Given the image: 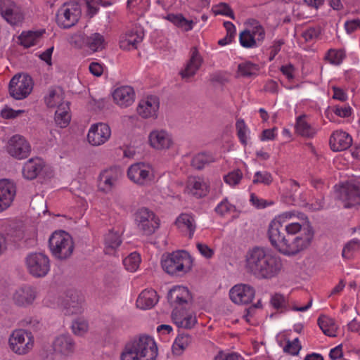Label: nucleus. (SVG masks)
I'll list each match as a JSON object with an SVG mask.
<instances>
[{
  "label": "nucleus",
  "mask_w": 360,
  "mask_h": 360,
  "mask_svg": "<svg viewBox=\"0 0 360 360\" xmlns=\"http://www.w3.org/2000/svg\"><path fill=\"white\" fill-rule=\"evenodd\" d=\"M255 295L253 287L248 284H238L234 285L229 292L231 300L238 304H248L250 303Z\"/></svg>",
  "instance_id": "nucleus-12"
},
{
  "label": "nucleus",
  "mask_w": 360,
  "mask_h": 360,
  "mask_svg": "<svg viewBox=\"0 0 360 360\" xmlns=\"http://www.w3.org/2000/svg\"><path fill=\"white\" fill-rule=\"evenodd\" d=\"M122 243L117 233L109 231L105 236V249L106 254H111Z\"/></svg>",
  "instance_id": "nucleus-32"
},
{
  "label": "nucleus",
  "mask_w": 360,
  "mask_h": 360,
  "mask_svg": "<svg viewBox=\"0 0 360 360\" xmlns=\"http://www.w3.org/2000/svg\"><path fill=\"white\" fill-rule=\"evenodd\" d=\"M186 191L197 198H200L207 195V186L200 179L192 177L188 180Z\"/></svg>",
  "instance_id": "nucleus-28"
},
{
  "label": "nucleus",
  "mask_w": 360,
  "mask_h": 360,
  "mask_svg": "<svg viewBox=\"0 0 360 360\" xmlns=\"http://www.w3.org/2000/svg\"><path fill=\"white\" fill-rule=\"evenodd\" d=\"M44 163L41 159L31 158L23 166L22 175L29 180L34 179L42 171Z\"/></svg>",
  "instance_id": "nucleus-25"
},
{
  "label": "nucleus",
  "mask_w": 360,
  "mask_h": 360,
  "mask_svg": "<svg viewBox=\"0 0 360 360\" xmlns=\"http://www.w3.org/2000/svg\"><path fill=\"white\" fill-rule=\"evenodd\" d=\"M127 176L134 183L143 185L150 180V171L146 169L144 163L139 162L132 165L128 169Z\"/></svg>",
  "instance_id": "nucleus-19"
},
{
  "label": "nucleus",
  "mask_w": 360,
  "mask_h": 360,
  "mask_svg": "<svg viewBox=\"0 0 360 360\" xmlns=\"http://www.w3.org/2000/svg\"><path fill=\"white\" fill-rule=\"evenodd\" d=\"M333 112L336 115L340 117H348L352 114V108L349 106H335Z\"/></svg>",
  "instance_id": "nucleus-60"
},
{
  "label": "nucleus",
  "mask_w": 360,
  "mask_h": 360,
  "mask_svg": "<svg viewBox=\"0 0 360 360\" xmlns=\"http://www.w3.org/2000/svg\"><path fill=\"white\" fill-rule=\"evenodd\" d=\"M83 297L76 290H68L63 301V312L65 315L81 314Z\"/></svg>",
  "instance_id": "nucleus-14"
},
{
  "label": "nucleus",
  "mask_w": 360,
  "mask_h": 360,
  "mask_svg": "<svg viewBox=\"0 0 360 360\" xmlns=\"http://www.w3.org/2000/svg\"><path fill=\"white\" fill-rule=\"evenodd\" d=\"M159 108V101L155 96L148 98L147 101L139 103L137 110L143 118L157 117V111Z\"/></svg>",
  "instance_id": "nucleus-24"
},
{
  "label": "nucleus",
  "mask_w": 360,
  "mask_h": 360,
  "mask_svg": "<svg viewBox=\"0 0 360 360\" xmlns=\"http://www.w3.org/2000/svg\"><path fill=\"white\" fill-rule=\"evenodd\" d=\"M320 34V31L314 27H310L302 33V37L307 41L317 38Z\"/></svg>",
  "instance_id": "nucleus-61"
},
{
  "label": "nucleus",
  "mask_w": 360,
  "mask_h": 360,
  "mask_svg": "<svg viewBox=\"0 0 360 360\" xmlns=\"http://www.w3.org/2000/svg\"><path fill=\"white\" fill-rule=\"evenodd\" d=\"M15 6L17 5L11 0H0V13L3 17L8 15V13L12 12Z\"/></svg>",
  "instance_id": "nucleus-52"
},
{
  "label": "nucleus",
  "mask_w": 360,
  "mask_h": 360,
  "mask_svg": "<svg viewBox=\"0 0 360 360\" xmlns=\"http://www.w3.org/2000/svg\"><path fill=\"white\" fill-rule=\"evenodd\" d=\"M238 355L236 353L224 354L222 352H219L215 360H238Z\"/></svg>",
  "instance_id": "nucleus-64"
},
{
  "label": "nucleus",
  "mask_w": 360,
  "mask_h": 360,
  "mask_svg": "<svg viewBox=\"0 0 360 360\" xmlns=\"http://www.w3.org/2000/svg\"><path fill=\"white\" fill-rule=\"evenodd\" d=\"M305 115H300L297 118L296 122V131L302 136L311 137L315 134V131L304 120Z\"/></svg>",
  "instance_id": "nucleus-35"
},
{
  "label": "nucleus",
  "mask_w": 360,
  "mask_h": 360,
  "mask_svg": "<svg viewBox=\"0 0 360 360\" xmlns=\"http://www.w3.org/2000/svg\"><path fill=\"white\" fill-rule=\"evenodd\" d=\"M332 89L333 91V98L339 100L340 101H346L347 100V94L341 89L336 86H332Z\"/></svg>",
  "instance_id": "nucleus-59"
},
{
  "label": "nucleus",
  "mask_w": 360,
  "mask_h": 360,
  "mask_svg": "<svg viewBox=\"0 0 360 360\" xmlns=\"http://www.w3.org/2000/svg\"><path fill=\"white\" fill-rule=\"evenodd\" d=\"M30 334L22 329L13 331L8 340L11 349L18 354L28 352L33 345Z\"/></svg>",
  "instance_id": "nucleus-11"
},
{
  "label": "nucleus",
  "mask_w": 360,
  "mask_h": 360,
  "mask_svg": "<svg viewBox=\"0 0 360 360\" xmlns=\"http://www.w3.org/2000/svg\"><path fill=\"white\" fill-rule=\"evenodd\" d=\"M202 63V58L199 54L197 47L191 49V56L185 68L179 72L183 79L190 78L195 75Z\"/></svg>",
  "instance_id": "nucleus-21"
},
{
  "label": "nucleus",
  "mask_w": 360,
  "mask_h": 360,
  "mask_svg": "<svg viewBox=\"0 0 360 360\" xmlns=\"http://www.w3.org/2000/svg\"><path fill=\"white\" fill-rule=\"evenodd\" d=\"M53 348L56 352L68 356L74 352L75 342L70 335H60L54 340Z\"/></svg>",
  "instance_id": "nucleus-22"
},
{
  "label": "nucleus",
  "mask_w": 360,
  "mask_h": 360,
  "mask_svg": "<svg viewBox=\"0 0 360 360\" xmlns=\"http://www.w3.org/2000/svg\"><path fill=\"white\" fill-rule=\"evenodd\" d=\"M343 57L344 53L342 51H336L333 49H330L328 51L325 58L331 64L339 65L342 63Z\"/></svg>",
  "instance_id": "nucleus-49"
},
{
  "label": "nucleus",
  "mask_w": 360,
  "mask_h": 360,
  "mask_svg": "<svg viewBox=\"0 0 360 360\" xmlns=\"http://www.w3.org/2000/svg\"><path fill=\"white\" fill-rule=\"evenodd\" d=\"M28 271L36 278L44 277L50 270L49 257L41 252H32L26 257Z\"/></svg>",
  "instance_id": "nucleus-8"
},
{
  "label": "nucleus",
  "mask_w": 360,
  "mask_h": 360,
  "mask_svg": "<svg viewBox=\"0 0 360 360\" xmlns=\"http://www.w3.org/2000/svg\"><path fill=\"white\" fill-rule=\"evenodd\" d=\"M196 246L200 254L205 258L210 259L213 256L214 250L206 244L198 243Z\"/></svg>",
  "instance_id": "nucleus-57"
},
{
  "label": "nucleus",
  "mask_w": 360,
  "mask_h": 360,
  "mask_svg": "<svg viewBox=\"0 0 360 360\" xmlns=\"http://www.w3.org/2000/svg\"><path fill=\"white\" fill-rule=\"evenodd\" d=\"M113 170L108 169L103 171L98 178V187L101 191L108 193L112 188L117 178L112 174Z\"/></svg>",
  "instance_id": "nucleus-30"
},
{
  "label": "nucleus",
  "mask_w": 360,
  "mask_h": 360,
  "mask_svg": "<svg viewBox=\"0 0 360 360\" xmlns=\"http://www.w3.org/2000/svg\"><path fill=\"white\" fill-rule=\"evenodd\" d=\"M285 302V297L280 293L274 294L271 298V304L276 309L284 307Z\"/></svg>",
  "instance_id": "nucleus-53"
},
{
  "label": "nucleus",
  "mask_w": 360,
  "mask_h": 360,
  "mask_svg": "<svg viewBox=\"0 0 360 360\" xmlns=\"http://www.w3.org/2000/svg\"><path fill=\"white\" fill-rule=\"evenodd\" d=\"M193 297L188 289L184 286H174L167 294V300L171 306L174 304L183 305L191 302Z\"/></svg>",
  "instance_id": "nucleus-16"
},
{
  "label": "nucleus",
  "mask_w": 360,
  "mask_h": 360,
  "mask_svg": "<svg viewBox=\"0 0 360 360\" xmlns=\"http://www.w3.org/2000/svg\"><path fill=\"white\" fill-rule=\"evenodd\" d=\"M150 146L156 149H167L172 145V139L165 131H154L149 135Z\"/></svg>",
  "instance_id": "nucleus-23"
},
{
  "label": "nucleus",
  "mask_w": 360,
  "mask_h": 360,
  "mask_svg": "<svg viewBox=\"0 0 360 360\" xmlns=\"http://www.w3.org/2000/svg\"><path fill=\"white\" fill-rule=\"evenodd\" d=\"M273 181V177L271 173L264 171V172H257L255 174L254 179L252 180V183L254 184H263L264 185L269 186Z\"/></svg>",
  "instance_id": "nucleus-46"
},
{
  "label": "nucleus",
  "mask_w": 360,
  "mask_h": 360,
  "mask_svg": "<svg viewBox=\"0 0 360 360\" xmlns=\"http://www.w3.org/2000/svg\"><path fill=\"white\" fill-rule=\"evenodd\" d=\"M44 30L37 32L29 31L27 33L22 32L19 37L20 44L24 47L29 48L37 44L38 39L44 33Z\"/></svg>",
  "instance_id": "nucleus-33"
},
{
  "label": "nucleus",
  "mask_w": 360,
  "mask_h": 360,
  "mask_svg": "<svg viewBox=\"0 0 360 360\" xmlns=\"http://www.w3.org/2000/svg\"><path fill=\"white\" fill-rule=\"evenodd\" d=\"M24 112L22 110H14L12 108H5L1 112V115L5 119H13Z\"/></svg>",
  "instance_id": "nucleus-55"
},
{
  "label": "nucleus",
  "mask_w": 360,
  "mask_h": 360,
  "mask_svg": "<svg viewBox=\"0 0 360 360\" xmlns=\"http://www.w3.org/2000/svg\"><path fill=\"white\" fill-rule=\"evenodd\" d=\"M158 346L150 336L142 335L125 345L121 360H155Z\"/></svg>",
  "instance_id": "nucleus-3"
},
{
  "label": "nucleus",
  "mask_w": 360,
  "mask_h": 360,
  "mask_svg": "<svg viewBox=\"0 0 360 360\" xmlns=\"http://www.w3.org/2000/svg\"><path fill=\"white\" fill-rule=\"evenodd\" d=\"M247 271L258 279H271L277 276L283 268L280 257L261 247H254L245 257Z\"/></svg>",
  "instance_id": "nucleus-2"
},
{
  "label": "nucleus",
  "mask_w": 360,
  "mask_h": 360,
  "mask_svg": "<svg viewBox=\"0 0 360 360\" xmlns=\"http://www.w3.org/2000/svg\"><path fill=\"white\" fill-rule=\"evenodd\" d=\"M345 27L348 34L352 33L357 27H360V20L354 19L352 20L347 21L345 23Z\"/></svg>",
  "instance_id": "nucleus-63"
},
{
  "label": "nucleus",
  "mask_w": 360,
  "mask_h": 360,
  "mask_svg": "<svg viewBox=\"0 0 360 360\" xmlns=\"http://www.w3.org/2000/svg\"><path fill=\"white\" fill-rule=\"evenodd\" d=\"M236 127L237 130V135L242 143L243 145H247V138H246V124L243 119H238L236 124Z\"/></svg>",
  "instance_id": "nucleus-48"
},
{
  "label": "nucleus",
  "mask_w": 360,
  "mask_h": 360,
  "mask_svg": "<svg viewBox=\"0 0 360 360\" xmlns=\"http://www.w3.org/2000/svg\"><path fill=\"white\" fill-rule=\"evenodd\" d=\"M158 302V295L154 290H144L136 300L137 307L148 309L153 307Z\"/></svg>",
  "instance_id": "nucleus-27"
},
{
  "label": "nucleus",
  "mask_w": 360,
  "mask_h": 360,
  "mask_svg": "<svg viewBox=\"0 0 360 360\" xmlns=\"http://www.w3.org/2000/svg\"><path fill=\"white\" fill-rule=\"evenodd\" d=\"M188 253L185 250H178L167 255H163L161 264L163 270L169 275L182 276L190 268H186L184 262L188 259Z\"/></svg>",
  "instance_id": "nucleus-5"
},
{
  "label": "nucleus",
  "mask_w": 360,
  "mask_h": 360,
  "mask_svg": "<svg viewBox=\"0 0 360 360\" xmlns=\"http://www.w3.org/2000/svg\"><path fill=\"white\" fill-rule=\"evenodd\" d=\"M312 227L299 223L285 225L278 219L269 226L268 237L271 245L281 254L291 257L307 249L314 238Z\"/></svg>",
  "instance_id": "nucleus-1"
},
{
  "label": "nucleus",
  "mask_w": 360,
  "mask_h": 360,
  "mask_svg": "<svg viewBox=\"0 0 360 360\" xmlns=\"http://www.w3.org/2000/svg\"><path fill=\"white\" fill-rule=\"evenodd\" d=\"M6 149L8 154L14 158L22 160L30 155L31 146L23 136L15 134L8 140Z\"/></svg>",
  "instance_id": "nucleus-10"
},
{
  "label": "nucleus",
  "mask_w": 360,
  "mask_h": 360,
  "mask_svg": "<svg viewBox=\"0 0 360 360\" xmlns=\"http://www.w3.org/2000/svg\"><path fill=\"white\" fill-rule=\"evenodd\" d=\"M336 198L341 200L347 209L360 205V184L349 181L342 184L336 191Z\"/></svg>",
  "instance_id": "nucleus-7"
},
{
  "label": "nucleus",
  "mask_w": 360,
  "mask_h": 360,
  "mask_svg": "<svg viewBox=\"0 0 360 360\" xmlns=\"http://www.w3.org/2000/svg\"><path fill=\"white\" fill-rule=\"evenodd\" d=\"M114 101L121 107H128L134 101V91L129 86L117 88L112 93Z\"/></svg>",
  "instance_id": "nucleus-20"
},
{
  "label": "nucleus",
  "mask_w": 360,
  "mask_h": 360,
  "mask_svg": "<svg viewBox=\"0 0 360 360\" xmlns=\"http://www.w3.org/2000/svg\"><path fill=\"white\" fill-rule=\"evenodd\" d=\"M89 69L90 72L93 75L96 77H100L101 75H102L103 72V66L96 62L91 63Z\"/></svg>",
  "instance_id": "nucleus-62"
},
{
  "label": "nucleus",
  "mask_w": 360,
  "mask_h": 360,
  "mask_svg": "<svg viewBox=\"0 0 360 360\" xmlns=\"http://www.w3.org/2000/svg\"><path fill=\"white\" fill-rule=\"evenodd\" d=\"M4 19L12 25H17L21 23L24 19V15L21 9L17 6L12 12L8 13V15L4 16Z\"/></svg>",
  "instance_id": "nucleus-41"
},
{
  "label": "nucleus",
  "mask_w": 360,
  "mask_h": 360,
  "mask_svg": "<svg viewBox=\"0 0 360 360\" xmlns=\"http://www.w3.org/2000/svg\"><path fill=\"white\" fill-rule=\"evenodd\" d=\"M193 218L188 214H181L176 220V224L181 227V225L186 226L189 230V238H192L195 231V226L193 225Z\"/></svg>",
  "instance_id": "nucleus-40"
},
{
  "label": "nucleus",
  "mask_w": 360,
  "mask_h": 360,
  "mask_svg": "<svg viewBox=\"0 0 360 360\" xmlns=\"http://www.w3.org/2000/svg\"><path fill=\"white\" fill-rule=\"evenodd\" d=\"M32 84V79L29 75H15L10 81L9 94L16 100L23 99L31 93Z\"/></svg>",
  "instance_id": "nucleus-9"
},
{
  "label": "nucleus",
  "mask_w": 360,
  "mask_h": 360,
  "mask_svg": "<svg viewBox=\"0 0 360 360\" xmlns=\"http://www.w3.org/2000/svg\"><path fill=\"white\" fill-rule=\"evenodd\" d=\"M140 262L141 259L139 255L136 252H134L123 260V264L127 271L133 272L138 269Z\"/></svg>",
  "instance_id": "nucleus-42"
},
{
  "label": "nucleus",
  "mask_w": 360,
  "mask_h": 360,
  "mask_svg": "<svg viewBox=\"0 0 360 360\" xmlns=\"http://www.w3.org/2000/svg\"><path fill=\"white\" fill-rule=\"evenodd\" d=\"M91 1H92V0H76V1H74V2L65 3L63 4V6H65L67 5L71 6V8H70L71 9V11L72 12H75V10L79 11V4H81L82 2H84L88 8V15L91 18H92L94 16V15H95L97 13L98 8L91 6Z\"/></svg>",
  "instance_id": "nucleus-44"
},
{
  "label": "nucleus",
  "mask_w": 360,
  "mask_h": 360,
  "mask_svg": "<svg viewBox=\"0 0 360 360\" xmlns=\"http://www.w3.org/2000/svg\"><path fill=\"white\" fill-rule=\"evenodd\" d=\"M166 19L186 32L192 30L194 24L193 20H186L182 14L169 13L167 15Z\"/></svg>",
  "instance_id": "nucleus-31"
},
{
  "label": "nucleus",
  "mask_w": 360,
  "mask_h": 360,
  "mask_svg": "<svg viewBox=\"0 0 360 360\" xmlns=\"http://www.w3.org/2000/svg\"><path fill=\"white\" fill-rule=\"evenodd\" d=\"M49 246L53 255L59 259L68 258L74 250L72 239L65 231L53 233L49 240Z\"/></svg>",
  "instance_id": "nucleus-4"
},
{
  "label": "nucleus",
  "mask_w": 360,
  "mask_h": 360,
  "mask_svg": "<svg viewBox=\"0 0 360 360\" xmlns=\"http://www.w3.org/2000/svg\"><path fill=\"white\" fill-rule=\"evenodd\" d=\"M70 121V115H65V116H61V113H55V122L58 126L61 128L66 127Z\"/></svg>",
  "instance_id": "nucleus-58"
},
{
  "label": "nucleus",
  "mask_w": 360,
  "mask_h": 360,
  "mask_svg": "<svg viewBox=\"0 0 360 360\" xmlns=\"http://www.w3.org/2000/svg\"><path fill=\"white\" fill-rule=\"evenodd\" d=\"M80 11L72 12L70 8L63 6L56 14V21L59 26L68 29L74 26L79 20Z\"/></svg>",
  "instance_id": "nucleus-17"
},
{
  "label": "nucleus",
  "mask_w": 360,
  "mask_h": 360,
  "mask_svg": "<svg viewBox=\"0 0 360 360\" xmlns=\"http://www.w3.org/2000/svg\"><path fill=\"white\" fill-rule=\"evenodd\" d=\"M60 101V96L57 94L56 90L51 89L49 90V96L45 98V103L49 108H54L58 105Z\"/></svg>",
  "instance_id": "nucleus-51"
},
{
  "label": "nucleus",
  "mask_w": 360,
  "mask_h": 360,
  "mask_svg": "<svg viewBox=\"0 0 360 360\" xmlns=\"http://www.w3.org/2000/svg\"><path fill=\"white\" fill-rule=\"evenodd\" d=\"M243 174L240 169L234 170L229 172L227 175L224 177V181L229 185L235 186L237 185L240 179H242Z\"/></svg>",
  "instance_id": "nucleus-50"
},
{
  "label": "nucleus",
  "mask_w": 360,
  "mask_h": 360,
  "mask_svg": "<svg viewBox=\"0 0 360 360\" xmlns=\"http://www.w3.org/2000/svg\"><path fill=\"white\" fill-rule=\"evenodd\" d=\"M352 139L350 135L342 131H336L330 137L329 144L333 151L345 150L350 147Z\"/></svg>",
  "instance_id": "nucleus-18"
},
{
  "label": "nucleus",
  "mask_w": 360,
  "mask_h": 360,
  "mask_svg": "<svg viewBox=\"0 0 360 360\" xmlns=\"http://www.w3.org/2000/svg\"><path fill=\"white\" fill-rule=\"evenodd\" d=\"M191 342V337L188 334H179L176 337L174 345L173 346V351L176 349V346L179 347L180 349H185Z\"/></svg>",
  "instance_id": "nucleus-47"
},
{
  "label": "nucleus",
  "mask_w": 360,
  "mask_h": 360,
  "mask_svg": "<svg viewBox=\"0 0 360 360\" xmlns=\"http://www.w3.org/2000/svg\"><path fill=\"white\" fill-rule=\"evenodd\" d=\"M36 297V292L31 286H25L18 290L13 295V300L18 306L30 304Z\"/></svg>",
  "instance_id": "nucleus-26"
},
{
  "label": "nucleus",
  "mask_w": 360,
  "mask_h": 360,
  "mask_svg": "<svg viewBox=\"0 0 360 360\" xmlns=\"http://www.w3.org/2000/svg\"><path fill=\"white\" fill-rule=\"evenodd\" d=\"M88 325L85 321H76L72 324V329L75 334L82 335L86 331Z\"/></svg>",
  "instance_id": "nucleus-56"
},
{
  "label": "nucleus",
  "mask_w": 360,
  "mask_h": 360,
  "mask_svg": "<svg viewBox=\"0 0 360 360\" xmlns=\"http://www.w3.org/2000/svg\"><path fill=\"white\" fill-rule=\"evenodd\" d=\"M84 44L94 52L102 51L106 45L104 37L97 32L84 37Z\"/></svg>",
  "instance_id": "nucleus-29"
},
{
  "label": "nucleus",
  "mask_w": 360,
  "mask_h": 360,
  "mask_svg": "<svg viewBox=\"0 0 360 360\" xmlns=\"http://www.w3.org/2000/svg\"><path fill=\"white\" fill-rule=\"evenodd\" d=\"M15 184L9 179H0V212L7 209L15 195Z\"/></svg>",
  "instance_id": "nucleus-15"
},
{
  "label": "nucleus",
  "mask_w": 360,
  "mask_h": 360,
  "mask_svg": "<svg viewBox=\"0 0 360 360\" xmlns=\"http://www.w3.org/2000/svg\"><path fill=\"white\" fill-rule=\"evenodd\" d=\"M124 40L120 41V47L125 49L126 45H131L136 49L137 44L140 43L143 39V32L131 30L126 34Z\"/></svg>",
  "instance_id": "nucleus-34"
},
{
  "label": "nucleus",
  "mask_w": 360,
  "mask_h": 360,
  "mask_svg": "<svg viewBox=\"0 0 360 360\" xmlns=\"http://www.w3.org/2000/svg\"><path fill=\"white\" fill-rule=\"evenodd\" d=\"M238 70L244 77H251L257 75L259 67L257 64L247 61L240 63L238 66Z\"/></svg>",
  "instance_id": "nucleus-36"
},
{
  "label": "nucleus",
  "mask_w": 360,
  "mask_h": 360,
  "mask_svg": "<svg viewBox=\"0 0 360 360\" xmlns=\"http://www.w3.org/2000/svg\"><path fill=\"white\" fill-rule=\"evenodd\" d=\"M240 44L245 48H252L257 46L256 39L248 30L242 31L239 34Z\"/></svg>",
  "instance_id": "nucleus-39"
},
{
  "label": "nucleus",
  "mask_w": 360,
  "mask_h": 360,
  "mask_svg": "<svg viewBox=\"0 0 360 360\" xmlns=\"http://www.w3.org/2000/svg\"><path fill=\"white\" fill-rule=\"evenodd\" d=\"M111 134L109 126L104 123L93 124L90 128L87 139L92 146H100L108 140Z\"/></svg>",
  "instance_id": "nucleus-13"
},
{
  "label": "nucleus",
  "mask_w": 360,
  "mask_h": 360,
  "mask_svg": "<svg viewBox=\"0 0 360 360\" xmlns=\"http://www.w3.org/2000/svg\"><path fill=\"white\" fill-rule=\"evenodd\" d=\"M212 11L215 15H222L230 17L231 19H235V15L233 10L226 3H219L212 8Z\"/></svg>",
  "instance_id": "nucleus-45"
},
{
  "label": "nucleus",
  "mask_w": 360,
  "mask_h": 360,
  "mask_svg": "<svg viewBox=\"0 0 360 360\" xmlns=\"http://www.w3.org/2000/svg\"><path fill=\"white\" fill-rule=\"evenodd\" d=\"M224 26L226 30V36L219 40L218 44L220 46H225L230 44L236 35V27L232 22L229 21L224 22Z\"/></svg>",
  "instance_id": "nucleus-43"
},
{
  "label": "nucleus",
  "mask_w": 360,
  "mask_h": 360,
  "mask_svg": "<svg viewBox=\"0 0 360 360\" xmlns=\"http://www.w3.org/2000/svg\"><path fill=\"white\" fill-rule=\"evenodd\" d=\"M233 207H234V206L230 204L227 199H224L216 207L215 211L222 216L225 213L230 212L231 209Z\"/></svg>",
  "instance_id": "nucleus-54"
},
{
  "label": "nucleus",
  "mask_w": 360,
  "mask_h": 360,
  "mask_svg": "<svg viewBox=\"0 0 360 360\" xmlns=\"http://www.w3.org/2000/svg\"><path fill=\"white\" fill-rule=\"evenodd\" d=\"M134 220L139 229L147 236L153 234L159 228L160 220L153 212L141 207L134 214Z\"/></svg>",
  "instance_id": "nucleus-6"
},
{
  "label": "nucleus",
  "mask_w": 360,
  "mask_h": 360,
  "mask_svg": "<svg viewBox=\"0 0 360 360\" xmlns=\"http://www.w3.org/2000/svg\"><path fill=\"white\" fill-rule=\"evenodd\" d=\"M214 162V158L206 153H198L194 156L191 160V166L196 169L200 170L204 168L206 165Z\"/></svg>",
  "instance_id": "nucleus-38"
},
{
  "label": "nucleus",
  "mask_w": 360,
  "mask_h": 360,
  "mask_svg": "<svg viewBox=\"0 0 360 360\" xmlns=\"http://www.w3.org/2000/svg\"><path fill=\"white\" fill-rule=\"evenodd\" d=\"M318 324L323 333L328 336H335L331 333L334 330L335 320L327 316L321 315L318 319Z\"/></svg>",
  "instance_id": "nucleus-37"
}]
</instances>
